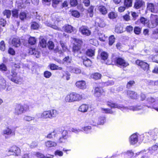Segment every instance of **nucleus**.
<instances>
[{"label": "nucleus", "instance_id": "nucleus-1", "mask_svg": "<svg viewBox=\"0 0 158 158\" xmlns=\"http://www.w3.org/2000/svg\"><path fill=\"white\" fill-rule=\"evenodd\" d=\"M107 105L108 106L110 107L111 109L102 108L101 110L104 111L106 113L111 114H113L114 112L112 110V109L113 108H117L120 109L123 112L128 111L129 110L133 111H138L141 110L143 108V106H141L125 107L121 104H118L110 102H107Z\"/></svg>", "mask_w": 158, "mask_h": 158}, {"label": "nucleus", "instance_id": "nucleus-2", "mask_svg": "<svg viewBox=\"0 0 158 158\" xmlns=\"http://www.w3.org/2000/svg\"><path fill=\"white\" fill-rule=\"evenodd\" d=\"M6 76L9 79L16 84H19L22 82V78L18 76L16 69L14 68L12 69L10 71L7 72Z\"/></svg>", "mask_w": 158, "mask_h": 158}, {"label": "nucleus", "instance_id": "nucleus-3", "mask_svg": "<svg viewBox=\"0 0 158 158\" xmlns=\"http://www.w3.org/2000/svg\"><path fill=\"white\" fill-rule=\"evenodd\" d=\"M84 95L83 94H80L73 92L68 94L65 98V100L69 102L79 101L82 99Z\"/></svg>", "mask_w": 158, "mask_h": 158}, {"label": "nucleus", "instance_id": "nucleus-4", "mask_svg": "<svg viewBox=\"0 0 158 158\" xmlns=\"http://www.w3.org/2000/svg\"><path fill=\"white\" fill-rule=\"evenodd\" d=\"M146 106L148 108H153L158 111V97L154 98L148 97L147 100Z\"/></svg>", "mask_w": 158, "mask_h": 158}, {"label": "nucleus", "instance_id": "nucleus-5", "mask_svg": "<svg viewBox=\"0 0 158 158\" xmlns=\"http://www.w3.org/2000/svg\"><path fill=\"white\" fill-rule=\"evenodd\" d=\"M154 134L153 131L145 132L141 135L139 134V143L143 141L145 143L149 140L150 138L152 137Z\"/></svg>", "mask_w": 158, "mask_h": 158}, {"label": "nucleus", "instance_id": "nucleus-6", "mask_svg": "<svg viewBox=\"0 0 158 158\" xmlns=\"http://www.w3.org/2000/svg\"><path fill=\"white\" fill-rule=\"evenodd\" d=\"M7 154L8 155H15L18 156L20 154V148L15 146H13L10 148L7 151Z\"/></svg>", "mask_w": 158, "mask_h": 158}, {"label": "nucleus", "instance_id": "nucleus-7", "mask_svg": "<svg viewBox=\"0 0 158 158\" xmlns=\"http://www.w3.org/2000/svg\"><path fill=\"white\" fill-rule=\"evenodd\" d=\"M82 43V42L81 40H78L77 43H76L73 46V50L75 56H78L80 54L82 53L80 49Z\"/></svg>", "mask_w": 158, "mask_h": 158}, {"label": "nucleus", "instance_id": "nucleus-8", "mask_svg": "<svg viewBox=\"0 0 158 158\" xmlns=\"http://www.w3.org/2000/svg\"><path fill=\"white\" fill-rule=\"evenodd\" d=\"M151 23L148 24L149 27L150 28L155 27L158 25V16L152 14L150 17Z\"/></svg>", "mask_w": 158, "mask_h": 158}, {"label": "nucleus", "instance_id": "nucleus-9", "mask_svg": "<svg viewBox=\"0 0 158 158\" xmlns=\"http://www.w3.org/2000/svg\"><path fill=\"white\" fill-rule=\"evenodd\" d=\"M36 117L42 119H50L49 113L48 110H45L42 113H37L35 115Z\"/></svg>", "mask_w": 158, "mask_h": 158}, {"label": "nucleus", "instance_id": "nucleus-10", "mask_svg": "<svg viewBox=\"0 0 158 158\" xmlns=\"http://www.w3.org/2000/svg\"><path fill=\"white\" fill-rule=\"evenodd\" d=\"M139 134L135 133L131 135L130 137L129 140L130 143L131 145H135L137 142L139 143Z\"/></svg>", "mask_w": 158, "mask_h": 158}, {"label": "nucleus", "instance_id": "nucleus-11", "mask_svg": "<svg viewBox=\"0 0 158 158\" xmlns=\"http://www.w3.org/2000/svg\"><path fill=\"white\" fill-rule=\"evenodd\" d=\"M15 132L10 128L7 127L2 132V135L6 139L15 135Z\"/></svg>", "mask_w": 158, "mask_h": 158}, {"label": "nucleus", "instance_id": "nucleus-12", "mask_svg": "<svg viewBox=\"0 0 158 158\" xmlns=\"http://www.w3.org/2000/svg\"><path fill=\"white\" fill-rule=\"evenodd\" d=\"M136 63L144 71L148 73L149 65L147 63L138 60L136 61Z\"/></svg>", "mask_w": 158, "mask_h": 158}, {"label": "nucleus", "instance_id": "nucleus-13", "mask_svg": "<svg viewBox=\"0 0 158 158\" xmlns=\"http://www.w3.org/2000/svg\"><path fill=\"white\" fill-rule=\"evenodd\" d=\"M146 151L148 156L150 154H154V155L157 154L158 153V143H156L155 145L149 148L148 150Z\"/></svg>", "mask_w": 158, "mask_h": 158}, {"label": "nucleus", "instance_id": "nucleus-14", "mask_svg": "<svg viewBox=\"0 0 158 158\" xmlns=\"http://www.w3.org/2000/svg\"><path fill=\"white\" fill-rule=\"evenodd\" d=\"M24 109L22 105L19 104L16 105L15 108L14 114L16 115H19L23 113Z\"/></svg>", "mask_w": 158, "mask_h": 158}, {"label": "nucleus", "instance_id": "nucleus-15", "mask_svg": "<svg viewBox=\"0 0 158 158\" xmlns=\"http://www.w3.org/2000/svg\"><path fill=\"white\" fill-rule=\"evenodd\" d=\"M147 9L152 12L157 13L158 12V6L156 4L152 3H148Z\"/></svg>", "mask_w": 158, "mask_h": 158}, {"label": "nucleus", "instance_id": "nucleus-16", "mask_svg": "<svg viewBox=\"0 0 158 158\" xmlns=\"http://www.w3.org/2000/svg\"><path fill=\"white\" fill-rule=\"evenodd\" d=\"M79 31L83 35L89 36L91 34V31L89 28L85 26H82L79 28Z\"/></svg>", "mask_w": 158, "mask_h": 158}, {"label": "nucleus", "instance_id": "nucleus-17", "mask_svg": "<svg viewBox=\"0 0 158 158\" xmlns=\"http://www.w3.org/2000/svg\"><path fill=\"white\" fill-rule=\"evenodd\" d=\"M114 62L117 65L123 66L126 67L129 65L128 63L126 62L123 59L121 58H116Z\"/></svg>", "mask_w": 158, "mask_h": 158}, {"label": "nucleus", "instance_id": "nucleus-18", "mask_svg": "<svg viewBox=\"0 0 158 158\" xmlns=\"http://www.w3.org/2000/svg\"><path fill=\"white\" fill-rule=\"evenodd\" d=\"M75 85L77 87L81 89H84L86 87V82L83 80L77 81Z\"/></svg>", "mask_w": 158, "mask_h": 158}, {"label": "nucleus", "instance_id": "nucleus-19", "mask_svg": "<svg viewBox=\"0 0 158 158\" xmlns=\"http://www.w3.org/2000/svg\"><path fill=\"white\" fill-rule=\"evenodd\" d=\"M62 30L67 33H71L74 31L75 28L71 25L67 24L63 27Z\"/></svg>", "mask_w": 158, "mask_h": 158}, {"label": "nucleus", "instance_id": "nucleus-20", "mask_svg": "<svg viewBox=\"0 0 158 158\" xmlns=\"http://www.w3.org/2000/svg\"><path fill=\"white\" fill-rule=\"evenodd\" d=\"M6 87V81L2 76H0V90L5 89Z\"/></svg>", "mask_w": 158, "mask_h": 158}, {"label": "nucleus", "instance_id": "nucleus-21", "mask_svg": "<svg viewBox=\"0 0 158 158\" xmlns=\"http://www.w3.org/2000/svg\"><path fill=\"white\" fill-rule=\"evenodd\" d=\"M98 10L102 15H105L107 13V10L106 7L103 5H99L98 7Z\"/></svg>", "mask_w": 158, "mask_h": 158}, {"label": "nucleus", "instance_id": "nucleus-22", "mask_svg": "<svg viewBox=\"0 0 158 158\" xmlns=\"http://www.w3.org/2000/svg\"><path fill=\"white\" fill-rule=\"evenodd\" d=\"M48 111L49 113L50 119L56 118L58 115V111L55 109H51L48 110Z\"/></svg>", "mask_w": 158, "mask_h": 158}, {"label": "nucleus", "instance_id": "nucleus-23", "mask_svg": "<svg viewBox=\"0 0 158 158\" xmlns=\"http://www.w3.org/2000/svg\"><path fill=\"white\" fill-rule=\"evenodd\" d=\"M95 24L98 26L101 27H103L105 26V23L102 19L97 18L96 20Z\"/></svg>", "mask_w": 158, "mask_h": 158}, {"label": "nucleus", "instance_id": "nucleus-24", "mask_svg": "<svg viewBox=\"0 0 158 158\" xmlns=\"http://www.w3.org/2000/svg\"><path fill=\"white\" fill-rule=\"evenodd\" d=\"M103 93V90L101 87H97L94 89V94L97 97H99Z\"/></svg>", "mask_w": 158, "mask_h": 158}, {"label": "nucleus", "instance_id": "nucleus-25", "mask_svg": "<svg viewBox=\"0 0 158 158\" xmlns=\"http://www.w3.org/2000/svg\"><path fill=\"white\" fill-rule=\"evenodd\" d=\"M58 131L57 130H54L53 131L48 134L46 137L49 139H54L58 136Z\"/></svg>", "mask_w": 158, "mask_h": 158}, {"label": "nucleus", "instance_id": "nucleus-26", "mask_svg": "<svg viewBox=\"0 0 158 158\" xmlns=\"http://www.w3.org/2000/svg\"><path fill=\"white\" fill-rule=\"evenodd\" d=\"M12 44L16 47H18L20 45V40L18 38H13L11 41Z\"/></svg>", "mask_w": 158, "mask_h": 158}, {"label": "nucleus", "instance_id": "nucleus-27", "mask_svg": "<svg viewBox=\"0 0 158 158\" xmlns=\"http://www.w3.org/2000/svg\"><path fill=\"white\" fill-rule=\"evenodd\" d=\"M45 145L48 148L55 147L57 146V143L54 141H48L45 143Z\"/></svg>", "mask_w": 158, "mask_h": 158}, {"label": "nucleus", "instance_id": "nucleus-28", "mask_svg": "<svg viewBox=\"0 0 158 158\" xmlns=\"http://www.w3.org/2000/svg\"><path fill=\"white\" fill-rule=\"evenodd\" d=\"M92 127L90 126H84L81 128V131L86 134H89L91 132Z\"/></svg>", "mask_w": 158, "mask_h": 158}, {"label": "nucleus", "instance_id": "nucleus-29", "mask_svg": "<svg viewBox=\"0 0 158 158\" xmlns=\"http://www.w3.org/2000/svg\"><path fill=\"white\" fill-rule=\"evenodd\" d=\"M89 108L88 105L86 104H82L79 106L78 110L82 112L85 113L87 112Z\"/></svg>", "mask_w": 158, "mask_h": 158}, {"label": "nucleus", "instance_id": "nucleus-30", "mask_svg": "<svg viewBox=\"0 0 158 158\" xmlns=\"http://www.w3.org/2000/svg\"><path fill=\"white\" fill-rule=\"evenodd\" d=\"M29 53L31 55H34L36 57H39L40 54V52L36 50L35 48H31L29 50Z\"/></svg>", "mask_w": 158, "mask_h": 158}, {"label": "nucleus", "instance_id": "nucleus-31", "mask_svg": "<svg viewBox=\"0 0 158 158\" xmlns=\"http://www.w3.org/2000/svg\"><path fill=\"white\" fill-rule=\"evenodd\" d=\"M144 4V2L142 0H137L135 2L134 7L136 9H139Z\"/></svg>", "mask_w": 158, "mask_h": 158}, {"label": "nucleus", "instance_id": "nucleus-32", "mask_svg": "<svg viewBox=\"0 0 158 158\" xmlns=\"http://www.w3.org/2000/svg\"><path fill=\"white\" fill-rule=\"evenodd\" d=\"M127 94L128 97L132 99H135L137 97V94L135 92L130 90L127 91Z\"/></svg>", "mask_w": 158, "mask_h": 158}, {"label": "nucleus", "instance_id": "nucleus-33", "mask_svg": "<svg viewBox=\"0 0 158 158\" xmlns=\"http://www.w3.org/2000/svg\"><path fill=\"white\" fill-rule=\"evenodd\" d=\"M105 121L106 118L104 116H100L98 118L97 124L98 125H103Z\"/></svg>", "mask_w": 158, "mask_h": 158}, {"label": "nucleus", "instance_id": "nucleus-34", "mask_svg": "<svg viewBox=\"0 0 158 158\" xmlns=\"http://www.w3.org/2000/svg\"><path fill=\"white\" fill-rule=\"evenodd\" d=\"M19 17L21 20L26 19L27 18V14L24 12H21L19 15Z\"/></svg>", "mask_w": 158, "mask_h": 158}, {"label": "nucleus", "instance_id": "nucleus-35", "mask_svg": "<svg viewBox=\"0 0 158 158\" xmlns=\"http://www.w3.org/2000/svg\"><path fill=\"white\" fill-rule=\"evenodd\" d=\"M124 6L128 8L131 7L132 5V0H124Z\"/></svg>", "mask_w": 158, "mask_h": 158}, {"label": "nucleus", "instance_id": "nucleus-36", "mask_svg": "<svg viewBox=\"0 0 158 158\" xmlns=\"http://www.w3.org/2000/svg\"><path fill=\"white\" fill-rule=\"evenodd\" d=\"M95 50L94 49H89L86 52V53L89 56H93L94 55Z\"/></svg>", "mask_w": 158, "mask_h": 158}, {"label": "nucleus", "instance_id": "nucleus-37", "mask_svg": "<svg viewBox=\"0 0 158 158\" xmlns=\"http://www.w3.org/2000/svg\"><path fill=\"white\" fill-rule=\"evenodd\" d=\"M83 63L84 65L86 67H89L91 66L92 64L91 61L87 58H86V59L84 60Z\"/></svg>", "mask_w": 158, "mask_h": 158}, {"label": "nucleus", "instance_id": "nucleus-38", "mask_svg": "<svg viewBox=\"0 0 158 158\" xmlns=\"http://www.w3.org/2000/svg\"><path fill=\"white\" fill-rule=\"evenodd\" d=\"M108 16L110 19H114L116 18L117 16V14L115 12H111L109 13Z\"/></svg>", "mask_w": 158, "mask_h": 158}, {"label": "nucleus", "instance_id": "nucleus-39", "mask_svg": "<svg viewBox=\"0 0 158 158\" xmlns=\"http://www.w3.org/2000/svg\"><path fill=\"white\" fill-rule=\"evenodd\" d=\"M101 76V75L99 73H95L91 76L92 78L96 80L100 79Z\"/></svg>", "mask_w": 158, "mask_h": 158}, {"label": "nucleus", "instance_id": "nucleus-40", "mask_svg": "<svg viewBox=\"0 0 158 158\" xmlns=\"http://www.w3.org/2000/svg\"><path fill=\"white\" fill-rule=\"evenodd\" d=\"M39 44L40 46L43 48L46 47L47 42L46 40L44 39H42L40 40Z\"/></svg>", "mask_w": 158, "mask_h": 158}, {"label": "nucleus", "instance_id": "nucleus-41", "mask_svg": "<svg viewBox=\"0 0 158 158\" xmlns=\"http://www.w3.org/2000/svg\"><path fill=\"white\" fill-rule=\"evenodd\" d=\"M108 54L107 52H103L101 54V56L102 60L105 61L107 60L108 57Z\"/></svg>", "mask_w": 158, "mask_h": 158}, {"label": "nucleus", "instance_id": "nucleus-42", "mask_svg": "<svg viewBox=\"0 0 158 158\" xmlns=\"http://www.w3.org/2000/svg\"><path fill=\"white\" fill-rule=\"evenodd\" d=\"M63 61L64 62V63L65 64H70L72 61V59L71 57H69V56H67L65 57L63 59Z\"/></svg>", "mask_w": 158, "mask_h": 158}, {"label": "nucleus", "instance_id": "nucleus-43", "mask_svg": "<svg viewBox=\"0 0 158 158\" xmlns=\"http://www.w3.org/2000/svg\"><path fill=\"white\" fill-rule=\"evenodd\" d=\"M147 83L149 85H158V80L154 81L150 80H148L146 81Z\"/></svg>", "mask_w": 158, "mask_h": 158}, {"label": "nucleus", "instance_id": "nucleus-44", "mask_svg": "<svg viewBox=\"0 0 158 158\" xmlns=\"http://www.w3.org/2000/svg\"><path fill=\"white\" fill-rule=\"evenodd\" d=\"M39 27L38 23L35 22H32L31 24V28L33 29H37Z\"/></svg>", "mask_w": 158, "mask_h": 158}, {"label": "nucleus", "instance_id": "nucleus-45", "mask_svg": "<svg viewBox=\"0 0 158 158\" xmlns=\"http://www.w3.org/2000/svg\"><path fill=\"white\" fill-rule=\"evenodd\" d=\"M71 72L73 73H80L81 71L80 69L77 68H71Z\"/></svg>", "mask_w": 158, "mask_h": 158}, {"label": "nucleus", "instance_id": "nucleus-46", "mask_svg": "<svg viewBox=\"0 0 158 158\" xmlns=\"http://www.w3.org/2000/svg\"><path fill=\"white\" fill-rule=\"evenodd\" d=\"M115 31L116 32L118 33H121L123 32L122 27L120 26H116Z\"/></svg>", "mask_w": 158, "mask_h": 158}, {"label": "nucleus", "instance_id": "nucleus-47", "mask_svg": "<svg viewBox=\"0 0 158 158\" xmlns=\"http://www.w3.org/2000/svg\"><path fill=\"white\" fill-rule=\"evenodd\" d=\"M141 28L138 27H134V33L137 34H139L141 31Z\"/></svg>", "mask_w": 158, "mask_h": 158}, {"label": "nucleus", "instance_id": "nucleus-48", "mask_svg": "<svg viewBox=\"0 0 158 158\" xmlns=\"http://www.w3.org/2000/svg\"><path fill=\"white\" fill-rule=\"evenodd\" d=\"M50 69L52 70H61L62 68L61 67H59L58 66L54 64H52L50 66Z\"/></svg>", "mask_w": 158, "mask_h": 158}, {"label": "nucleus", "instance_id": "nucleus-49", "mask_svg": "<svg viewBox=\"0 0 158 158\" xmlns=\"http://www.w3.org/2000/svg\"><path fill=\"white\" fill-rule=\"evenodd\" d=\"M4 15H6L7 18H9L11 15V11L10 10H5L3 12Z\"/></svg>", "mask_w": 158, "mask_h": 158}, {"label": "nucleus", "instance_id": "nucleus-50", "mask_svg": "<svg viewBox=\"0 0 158 158\" xmlns=\"http://www.w3.org/2000/svg\"><path fill=\"white\" fill-rule=\"evenodd\" d=\"M115 39L113 35L110 36L109 38V44L112 45L114 42Z\"/></svg>", "mask_w": 158, "mask_h": 158}, {"label": "nucleus", "instance_id": "nucleus-51", "mask_svg": "<svg viewBox=\"0 0 158 158\" xmlns=\"http://www.w3.org/2000/svg\"><path fill=\"white\" fill-rule=\"evenodd\" d=\"M36 42V39L33 37H30L28 40V42L31 45L35 44Z\"/></svg>", "mask_w": 158, "mask_h": 158}, {"label": "nucleus", "instance_id": "nucleus-52", "mask_svg": "<svg viewBox=\"0 0 158 158\" xmlns=\"http://www.w3.org/2000/svg\"><path fill=\"white\" fill-rule=\"evenodd\" d=\"M48 47L49 49H53L54 45L53 42L52 41H49L47 44Z\"/></svg>", "mask_w": 158, "mask_h": 158}, {"label": "nucleus", "instance_id": "nucleus-53", "mask_svg": "<svg viewBox=\"0 0 158 158\" xmlns=\"http://www.w3.org/2000/svg\"><path fill=\"white\" fill-rule=\"evenodd\" d=\"M5 44L4 41L2 40L0 42V48L1 51H3L5 49Z\"/></svg>", "mask_w": 158, "mask_h": 158}, {"label": "nucleus", "instance_id": "nucleus-54", "mask_svg": "<svg viewBox=\"0 0 158 158\" xmlns=\"http://www.w3.org/2000/svg\"><path fill=\"white\" fill-rule=\"evenodd\" d=\"M23 119L26 121H30L34 120V118L30 116H25L23 117Z\"/></svg>", "mask_w": 158, "mask_h": 158}, {"label": "nucleus", "instance_id": "nucleus-55", "mask_svg": "<svg viewBox=\"0 0 158 158\" xmlns=\"http://www.w3.org/2000/svg\"><path fill=\"white\" fill-rule=\"evenodd\" d=\"M94 6H91L88 9V12L90 13V16L92 17L93 15V11L94 9Z\"/></svg>", "mask_w": 158, "mask_h": 158}, {"label": "nucleus", "instance_id": "nucleus-56", "mask_svg": "<svg viewBox=\"0 0 158 158\" xmlns=\"http://www.w3.org/2000/svg\"><path fill=\"white\" fill-rule=\"evenodd\" d=\"M71 131L72 132H74L76 134H78L81 131V129H80L76 127L72 128L71 129Z\"/></svg>", "mask_w": 158, "mask_h": 158}, {"label": "nucleus", "instance_id": "nucleus-57", "mask_svg": "<svg viewBox=\"0 0 158 158\" xmlns=\"http://www.w3.org/2000/svg\"><path fill=\"white\" fill-rule=\"evenodd\" d=\"M70 3L72 6H75L78 4L77 0H70Z\"/></svg>", "mask_w": 158, "mask_h": 158}, {"label": "nucleus", "instance_id": "nucleus-58", "mask_svg": "<svg viewBox=\"0 0 158 158\" xmlns=\"http://www.w3.org/2000/svg\"><path fill=\"white\" fill-rule=\"evenodd\" d=\"M124 153L127 154L130 157H131L134 156V152L132 150H128L126 152H125Z\"/></svg>", "mask_w": 158, "mask_h": 158}, {"label": "nucleus", "instance_id": "nucleus-59", "mask_svg": "<svg viewBox=\"0 0 158 158\" xmlns=\"http://www.w3.org/2000/svg\"><path fill=\"white\" fill-rule=\"evenodd\" d=\"M140 22L143 24H145L148 22V19L143 17H141L140 19Z\"/></svg>", "mask_w": 158, "mask_h": 158}, {"label": "nucleus", "instance_id": "nucleus-60", "mask_svg": "<svg viewBox=\"0 0 158 158\" xmlns=\"http://www.w3.org/2000/svg\"><path fill=\"white\" fill-rule=\"evenodd\" d=\"M55 154L56 156H63V153L59 150H57L55 152Z\"/></svg>", "mask_w": 158, "mask_h": 158}, {"label": "nucleus", "instance_id": "nucleus-61", "mask_svg": "<svg viewBox=\"0 0 158 158\" xmlns=\"http://www.w3.org/2000/svg\"><path fill=\"white\" fill-rule=\"evenodd\" d=\"M12 15L13 17L18 18V12L17 10L15 9L12 11Z\"/></svg>", "mask_w": 158, "mask_h": 158}, {"label": "nucleus", "instance_id": "nucleus-62", "mask_svg": "<svg viewBox=\"0 0 158 158\" xmlns=\"http://www.w3.org/2000/svg\"><path fill=\"white\" fill-rule=\"evenodd\" d=\"M51 75V73L48 71H46L44 73V76L46 78H49Z\"/></svg>", "mask_w": 158, "mask_h": 158}, {"label": "nucleus", "instance_id": "nucleus-63", "mask_svg": "<svg viewBox=\"0 0 158 158\" xmlns=\"http://www.w3.org/2000/svg\"><path fill=\"white\" fill-rule=\"evenodd\" d=\"M135 83V82L134 81H130L128 82L127 84V88H130Z\"/></svg>", "mask_w": 158, "mask_h": 158}, {"label": "nucleus", "instance_id": "nucleus-64", "mask_svg": "<svg viewBox=\"0 0 158 158\" xmlns=\"http://www.w3.org/2000/svg\"><path fill=\"white\" fill-rule=\"evenodd\" d=\"M126 30L129 33H131L133 30V27L131 26H128L126 27Z\"/></svg>", "mask_w": 158, "mask_h": 158}]
</instances>
